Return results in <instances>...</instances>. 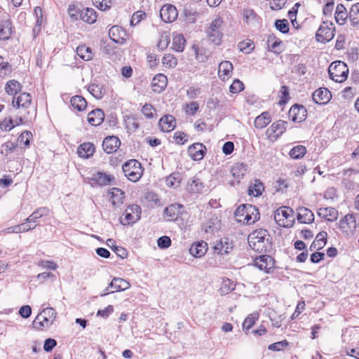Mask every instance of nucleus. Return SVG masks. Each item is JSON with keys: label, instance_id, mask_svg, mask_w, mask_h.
Returning a JSON list of instances; mask_svg holds the SVG:
<instances>
[{"label": "nucleus", "instance_id": "47", "mask_svg": "<svg viewBox=\"0 0 359 359\" xmlns=\"http://www.w3.org/2000/svg\"><path fill=\"white\" fill-rule=\"evenodd\" d=\"M219 229L217 218H210L206 223L203 224V229L205 233H212Z\"/></svg>", "mask_w": 359, "mask_h": 359}, {"label": "nucleus", "instance_id": "22", "mask_svg": "<svg viewBox=\"0 0 359 359\" xmlns=\"http://www.w3.org/2000/svg\"><path fill=\"white\" fill-rule=\"evenodd\" d=\"M208 250V244L205 241H198L192 244L189 248L190 254L194 257H203Z\"/></svg>", "mask_w": 359, "mask_h": 359}, {"label": "nucleus", "instance_id": "2", "mask_svg": "<svg viewBox=\"0 0 359 359\" xmlns=\"http://www.w3.org/2000/svg\"><path fill=\"white\" fill-rule=\"evenodd\" d=\"M57 312L53 308L46 307L37 315L33 321V325L39 330L49 328L55 320Z\"/></svg>", "mask_w": 359, "mask_h": 359}, {"label": "nucleus", "instance_id": "62", "mask_svg": "<svg viewBox=\"0 0 359 359\" xmlns=\"http://www.w3.org/2000/svg\"><path fill=\"white\" fill-rule=\"evenodd\" d=\"M15 125H18V123L15 121V123H14V121L13 119H10L9 121L5 120L0 123V128L2 130L9 131L13 128Z\"/></svg>", "mask_w": 359, "mask_h": 359}, {"label": "nucleus", "instance_id": "9", "mask_svg": "<svg viewBox=\"0 0 359 359\" xmlns=\"http://www.w3.org/2000/svg\"><path fill=\"white\" fill-rule=\"evenodd\" d=\"M129 287L130 283L126 280L120 278H114L105 289V292L101 294V296H104L108 293H113L116 291L125 290Z\"/></svg>", "mask_w": 359, "mask_h": 359}, {"label": "nucleus", "instance_id": "26", "mask_svg": "<svg viewBox=\"0 0 359 359\" xmlns=\"http://www.w3.org/2000/svg\"><path fill=\"white\" fill-rule=\"evenodd\" d=\"M95 150L93 143L84 142L78 147L77 154L81 158H88L93 155Z\"/></svg>", "mask_w": 359, "mask_h": 359}, {"label": "nucleus", "instance_id": "60", "mask_svg": "<svg viewBox=\"0 0 359 359\" xmlns=\"http://www.w3.org/2000/svg\"><path fill=\"white\" fill-rule=\"evenodd\" d=\"M173 138L179 144H184L188 140L187 135L182 131L175 132Z\"/></svg>", "mask_w": 359, "mask_h": 359}, {"label": "nucleus", "instance_id": "19", "mask_svg": "<svg viewBox=\"0 0 359 359\" xmlns=\"http://www.w3.org/2000/svg\"><path fill=\"white\" fill-rule=\"evenodd\" d=\"M114 177L111 175H107L105 172H97L91 177V180L97 183L99 186H107L114 180Z\"/></svg>", "mask_w": 359, "mask_h": 359}, {"label": "nucleus", "instance_id": "29", "mask_svg": "<svg viewBox=\"0 0 359 359\" xmlns=\"http://www.w3.org/2000/svg\"><path fill=\"white\" fill-rule=\"evenodd\" d=\"M183 206L180 204H171L165 208L163 212L164 215L168 218L169 221H175L178 218L180 214V209Z\"/></svg>", "mask_w": 359, "mask_h": 359}, {"label": "nucleus", "instance_id": "28", "mask_svg": "<svg viewBox=\"0 0 359 359\" xmlns=\"http://www.w3.org/2000/svg\"><path fill=\"white\" fill-rule=\"evenodd\" d=\"M167 77L162 74L156 75L152 80V88L154 92H162L167 86Z\"/></svg>", "mask_w": 359, "mask_h": 359}, {"label": "nucleus", "instance_id": "24", "mask_svg": "<svg viewBox=\"0 0 359 359\" xmlns=\"http://www.w3.org/2000/svg\"><path fill=\"white\" fill-rule=\"evenodd\" d=\"M318 215L327 221H335L338 217V211L334 208H320L318 210Z\"/></svg>", "mask_w": 359, "mask_h": 359}, {"label": "nucleus", "instance_id": "41", "mask_svg": "<svg viewBox=\"0 0 359 359\" xmlns=\"http://www.w3.org/2000/svg\"><path fill=\"white\" fill-rule=\"evenodd\" d=\"M88 92L96 99L102 98L104 90L103 86L100 84L92 83L88 86Z\"/></svg>", "mask_w": 359, "mask_h": 359}, {"label": "nucleus", "instance_id": "8", "mask_svg": "<svg viewBox=\"0 0 359 359\" xmlns=\"http://www.w3.org/2000/svg\"><path fill=\"white\" fill-rule=\"evenodd\" d=\"M160 16L163 22H172L177 19L178 11L175 6L168 4L161 8Z\"/></svg>", "mask_w": 359, "mask_h": 359}, {"label": "nucleus", "instance_id": "4", "mask_svg": "<svg viewBox=\"0 0 359 359\" xmlns=\"http://www.w3.org/2000/svg\"><path fill=\"white\" fill-rule=\"evenodd\" d=\"M348 66L342 61H334L328 68L330 79L337 83L345 81L348 78Z\"/></svg>", "mask_w": 359, "mask_h": 359}, {"label": "nucleus", "instance_id": "56", "mask_svg": "<svg viewBox=\"0 0 359 359\" xmlns=\"http://www.w3.org/2000/svg\"><path fill=\"white\" fill-rule=\"evenodd\" d=\"M288 346V341L287 340H283L280 341L275 342L270 344L268 348L273 351H280L283 350L286 346Z\"/></svg>", "mask_w": 359, "mask_h": 359}, {"label": "nucleus", "instance_id": "40", "mask_svg": "<svg viewBox=\"0 0 359 359\" xmlns=\"http://www.w3.org/2000/svg\"><path fill=\"white\" fill-rule=\"evenodd\" d=\"M76 53L81 58L86 61H88L93 58L91 48L85 45L79 46L76 48Z\"/></svg>", "mask_w": 359, "mask_h": 359}, {"label": "nucleus", "instance_id": "63", "mask_svg": "<svg viewBox=\"0 0 359 359\" xmlns=\"http://www.w3.org/2000/svg\"><path fill=\"white\" fill-rule=\"evenodd\" d=\"M57 345V341L55 339L52 338H48L45 340L44 344H43V349L46 352H50L54 347H55Z\"/></svg>", "mask_w": 359, "mask_h": 359}, {"label": "nucleus", "instance_id": "37", "mask_svg": "<svg viewBox=\"0 0 359 359\" xmlns=\"http://www.w3.org/2000/svg\"><path fill=\"white\" fill-rule=\"evenodd\" d=\"M271 122V116L268 112H264L258 116L254 122L255 127L262 129Z\"/></svg>", "mask_w": 359, "mask_h": 359}, {"label": "nucleus", "instance_id": "43", "mask_svg": "<svg viewBox=\"0 0 359 359\" xmlns=\"http://www.w3.org/2000/svg\"><path fill=\"white\" fill-rule=\"evenodd\" d=\"M180 174L179 172H173L166 177L165 183L169 187L177 188L180 186Z\"/></svg>", "mask_w": 359, "mask_h": 359}, {"label": "nucleus", "instance_id": "31", "mask_svg": "<svg viewBox=\"0 0 359 359\" xmlns=\"http://www.w3.org/2000/svg\"><path fill=\"white\" fill-rule=\"evenodd\" d=\"M108 194L112 198L111 203L114 206L121 204L125 198L124 192L119 188L113 187L109 190Z\"/></svg>", "mask_w": 359, "mask_h": 359}, {"label": "nucleus", "instance_id": "38", "mask_svg": "<svg viewBox=\"0 0 359 359\" xmlns=\"http://www.w3.org/2000/svg\"><path fill=\"white\" fill-rule=\"evenodd\" d=\"M72 106L79 111H83L87 107L86 100L81 95H75L70 100Z\"/></svg>", "mask_w": 359, "mask_h": 359}, {"label": "nucleus", "instance_id": "27", "mask_svg": "<svg viewBox=\"0 0 359 359\" xmlns=\"http://www.w3.org/2000/svg\"><path fill=\"white\" fill-rule=\"evenodd\" d=\"M294 214V210L287 206H283L279 208H278L274 213V219L277 223H278L279 225H281L280 223L282 219L281 217H283L285 219H289L292 217Z\"/></svg>", "mask_w": 359, "mask_h": 359}, {"label": "nucleus", "instance_id": "45", "mask_svg": "<svg viewBox=\"0 0 359 359\" xmlns=\"http://www.w3.org/2000/svg\"><path fill=\"white\" fill-rule=\"evenodd\" d=\"M124 218L121 217V223L123 225H132L139 221L140 216L131 214L128 211L125 210Z\"/></svg>", "mask_w": 359, "mask_h": 359}, {"label": "nucleus", "instance_id": "58", "mask_svg": "<svg viewBox=\"0 0 359 359\" xmlns=\"http://www.w3.org/2000/svg\"><path fill=\"white\" fill-rule=\"evenodd\" d=\"M146 16V13L144 11H139L133 13L130 19V25L135 26L138 24L143 18Z\"/></svg>", "mask_w": 359, "mask_h": 359}, {"label": "nucleus", "instance_id": "59", "mask_svg": "<svg viewBox=\"0 0 359 359\" xmlns=\"http://www.w3.org/2000/svg\"><path fill=\"white\" fill-rule=\"evenodd\" d=\"M158 246L161 249H166L171 245V239L167 236H163L157 240Z\"/></svg>", "mask_w": 359, "mask_h": 359}, {"label": "nucleus", "instance_id": "6", "mask_svg": "<svg viewBox=\"0 0 359 359\" xmlns=\"http://www.w3.org/2000/svg\"><path fill=\"white\" fill-rule=\"evenodd\" d=\"M335 28L332 22H323L316 34L318 42L325 43L331 41L334 36Z\"/></svg>", "mask_w": 359, "mask_h": 359}, {"label": "nucleus", "instance_id": "13", "mask_svg": "<svg viewBox=\"0 0 359 359\" xmlns=\"http://www.w3.org/2000/svg\"><path fill=\"white\" fill-rule=\"evenodd\" d=\"M247 210L246 217L243 219V222L246 224H252L255 222L258 221L260 218L259 209L252 205L247 204V207L245 208ZM238 221L241 222L242 219H238Z\"/></svg>", "mask_w": 359, "mask_h": 359}, {"label": "nucleus", "instance_id": "5", "mask_svg": "<svg viewBox=\"0 0 359 359\" xmlns=\"http://www.w3.org/2000/svg\"><path fill=\"white\" fill-rule=\"evenodd\" d=\"M222 24L223 20L222 18H216L212 21L206 31L208 41L215 46H219L222 42L223 36L222 32Z\"/></svg>", "mask_w": 359, "mask_h": 359}, {"label": "nucleus", "instance_id": "54", "mask_svg": "<svg viewBox=\"0 0 359 359\" xmlns=\"http://www.w3.org/2000/svg\"><path fill=\"white\" fill-rule=\"evenodd\" d=\"M32 137V134L31 132L28 130H25L21 133V135L18 138V142L20 144H23L25 147H28L30 143V139Z\"/></svg>", "mask_w": 359, "mask_h": 359}, {"label": "nucleus", "instance_id": "39", "mask_svg": "<svg viewBox=\"0 0 359 359\" xmlns=\"http://www.w3.org/2000/svg\"><path fill=\"white\" fill-rule=\"evenodd\" d=\"M81 20L88 24H93L97 20L96 12L93 8H87L81 13Z\"/></svg>", "mask_w": 359, "mask_h": 359}, {"label": "nucleus", "instance_id": "57", "mask_svg": "<svg viewBox=\"0 0 359 359\" xmlns=\"http://www.w3.org/2000/svg\"><path fill=\"white\" fill-rule=\"evenodd\" d=\"M244 89V84L238 79H235L229 87L231 93H238Z\"/></svg>", "mask_w": 359, "mask_h": 359}, {"label": "nucleus", "instance_id": "55", "mask_svg": "<svg viewBox=\"0 0 359 359\" xmlns=\"http://www.w3.org/2000/svg\"><path fill=\"white\" fill-rule=\"evenodd\" d=\"M17 147V144L8 141L1 145V154H4L6 156L13 152L15 149Z\"/></svg>", "mask_w": 359, "mask_h": 359}, {"label": "nucleus", "instance_id": "64", "mask_svg": "<svg viewBox=\"0 0 359 359\" xmlns=\"http://www.w3.org/2000/svg\"><path fill=\"white\" fill-rule=\"evenodd\" d=\"M187 114L189 115L195 114L199 109V105L197 102H191L189 104H187Z\"/></svg>", "mask_w": 359, "mask_h": 359}, {"label": "nucleus", "instance_id": "42", "mask_svg": "<svg viewBox=\"0 0 359 359\" xmlns=\"http://www.w3.org/2000/svg\"><path fill=\"white\" fill-rule=\"evenodd\" d=\"M204 187L203 182L198 177H193L191 181L189 182L188 190L191 193H199Z\"/></svg>", "mask_w": 359, "mask_h": 359}, {"label": "nucleus", "instance_id": "36", "mask_svg": "<svg viewBox=\"0 0 359 359\" xmlns=\"http://www.w3.org/2000/svg\"><path fill=\"white\" fill-rule=\"evenodd\" d=\"M21 84L15 79L8 81L5 86V90L10 95H16L21 90Z\"/></svg>", "mask_w": 359, "mask_h": 359}, {"label": "nucleus", "instance_id": "61", "mask_svg": "<svg viewBox=\"0 0 359 359\" xmlns=\"http://www.w3.org/2000/svg\"><path fill=\"white\" fill-rule=\"evenodd\" d=\"M154 111L155 110L151 104H145L142 109V113L147 118H151L154 117Z\"/></svg>", "mask_w": 359, "mask_h": 359}, {"label": "nucleus", "instance_id": "15", "mask_svg": "<svg viewBox=\"0 0 359 359\" xmlns=\"http://www.w3.org/2000/svg\"><path fill=\"white\" fill-rule=\"evenodd\" d=\"M306 109L302 105L294 104L289 111V116L294 122H302L306 117Z\"/></svg>", "mask_w": 359, "mask_h": 359}, {"label": "nucleus", "instance_id": "10", "mask_svg": "<svg viewBox=\"0 0 359 359\" xmlns=\"http://www.w3.org/2000/svg\"><path fill=\"white\" fill-rule=\"evenodd\" d=\"M255 266L260 270L269 273L271 270L274 268V259L269 255H260L255 259Z\"/></svg>", "mask_w": 359, "mask_h": 359}, {"label": "nucleus", "instance_id": "35", "mask_svg": "<svg viewBox=\"0 0 359 359\" xmlns=\"http://www.w3.org/2000/svg\"><path fill=\"white\" fill-rule=\"evenodd\" d=\"M243 18L245 22L253 26L259 24V18L252 9L246 8L243 10Z\"/></svg>", "mask_w": 359, "mask_h": 359}, {"label": "nucleus", "instance_id": "32", "mask_svg": "<svg viewBox=\"0 0 359 359\" xmlns=\"http://www.w3.org/2000/svg\"><path fill=\"white\" fill-rule=\"evenodd\" d=\"M348 17V14L347 13L346 7L341 4H338L336 8L334 16L336 22L339 25H343Z\"/></svg>", "mask_w": 359, "mask_h": 359}, {"label": "nucleus", "instance_id": "1", "mask_svg": "<svg viewBox=\"0 0 359 359\" xmlns=\"http://www.w3.org/2000/svg\"><path fill=\"white\" fill-rule=\"evenodd\" d=\"M269 236L266 229H257L248 236L249 245L256 252H266L269 245Z\"/></svg>", "mask_w": 359, "mask_h": 359}, {"label": "nucleus", "instance_id": "7", "mask_svg": "<svg viewBox=\"0 0 359 359\" xmlns=\"http://www.w3.org/2000/svg\"><path fill=\"white\" fill-rule=\"evenodd\" d=\"M339 228L346 236L353 235L356 229V220L353 215H346L339 221Z\"/></svg>", "mask_w": 359, "mask_h": 359}, {"label": "nucleus", "instance_id": "12", "mask_svg": "<svg viewBox=\"0 0 359 359\" xmlns=\"http://www.w3.org/2000/svg\"><path fill=\"white\" fill-rule=\"evenodd\" d=\"M331 93L326 88H319L312 94L313 102L318 104H327L331 99Z\"/></svg>", "mask_w": 359, "mask_h": 359}, {"label": "nucleus", "instance_id": "30", "mask_svg": "<svg viewBox=\"0 0 359 359\" xmlns=\"http://www.w3.org/2000/svg\"><path fill=\"white\" fill-rule=\"evenodd\" d=\"M32 102V97L29 93H23L18 95L17 97H14L13 104L17 108L22 107L27 108Z\"/></svg>", "mask_w": 359, "mask_h": 359}, {"label": "nucleus", "instance_id": "18", "mask_svg": "<svg viewBox=\"0 0 359 359\" xmlns=\"http://www.w3.org/2000/svg\"><path fill=\"white\" fill-rule=\"evenodd\" d=\"M215 252L226 255L233 249V242L227 238H221L213 247Z\"/></svg>", "mask_w": 359, "mask_h": 359}, {"label": "nucleus", "instance_id": "21", "mask_svg": "<svg viewBox=\"0 0 359 359\" xmlns=\"http://www.w3.org/2000/svg\"><path fill=\"white\" fill-rule=\"evenodd\" d=\"M297 221L302 224H311L314 221L313 213L305 207H300L297 209Z\"/></svg>", "mask_w": 359, "mask_h": 359}, {"label": "nucleus", "instance_id": "11", "mask_svg": "<svg viewBox=\"0 0 359 359\" xmlns=\"http://www.w3.org/2000/svg\"><path fill=\"white\" fill-rule=\"evenodd\" d=\"M207 149L202 143H194L188 148V154L194 161L202 160L206 154Z\"/></svg>", "mask_w": 359, "mask_h": 359}, {"label": "nucleus", "instance_id": "49", "mask_svg": "<svg viewBox=\"0 0 359 359\" xmlns=\"http://www.w3.org/2000/svg\"><path fill=\"white\" fill-rule=\"evenodd\" d=\"M162 63L167 68H174L177 64V60L173 55L165 54L163 57Z\"/></svg>", "mask_w": 359, "mask_h": 359}, {"label": "nucleus", "instance_id": "52", "mask_svg": "<svg viewBox=\"0 0 359 359\" xmlns=\"http://www.w3.org/2000/svg\"><path fill=\"white\" fill-rule=\"evenodd\" d=\"M238 46L239 50L245 53H250L255 48L254 43L250 40L243 41Z\"/></svg>", "mask_w": 359, "mask_h": 359}, {"label": "nucleus", "instance_id": "14", "mask_svg": "<svg viewBox=\"0 0 359 359\" xmlns=\"http://www.w3.org/2000/svg\"><path fill=\"white\" fill-rule=\"evenodd\" d=\"M287 124L288 123L287 121H285L283 120H278V121L274 122L267 129L266 133H268L269 136L278 138L280 136H281L282 134L285 131Z\"/></svg>", "mask_w": 359, "mask_h": 359}, {"label": "nucleus", "instance_id": "33", "mask_svg": "<svg viewBox=\"0 0 359 359\" xmlns=\"http://www.w3.org/2000/svg\"><path fill=\"white\" fill-rule=\"evenodd\" d=\"M12 34V23L10 20H5L1 24L0 39L8 40Z\"/></svg>", "mask_w": 359, "mask_h": 359}, {"label": "nucleus", "instance_id": "3", "mask_svg": "<svg viewBox=\"0 0 359 359\" xmlns=\"http://www.w3.org/2000/svg\"><path fill=\"white\" fill-rule=\"evenodd\" d=\"M122 170L125 176L133 182L140 180L144 171L141 163L135 159H130L124 163L122 165Z\"/></svg>", "mask_w": 359, "mask_h": 359}, {"label": "nucleus", "instance_id": "34", "mask_svg": "<svg viewBox=\"0 0 359 359\" xmlns=\"http://www.w3.org/2000/svg\"><path fill=\"white\" fill-rule=\"evenodd\" d=\"M282 41L276 39L273 35H269L267 39V46L269 51L273 52L276 54H279L281 52L280 45Z\"/></svg>", "mask_w": 359, "mask_h": 359}, {"label": "nucleus", "instance_id": "51", "mask_svg": "<svg viewBox=\"0 0 359 359\" xmlns=\"http://www.w3.org/2000/svg\"><path fill=\"white\" fill-rule=\"evenodd\" d=\"M327 233L325 231L319 232L314 241V242L318 245L317 250H320L327 243Z\"/></svg>", "mask_w": 359, "mask_h": 359}, {"label": "nucleus", "instance_id": "25", "mask_svg": "<svg viewBox=\"0 0 359 359\" xmlns=\"http://www.w3.org/2000/svg\"><path fill=\"white\" fill-rule=\"evenodd\" d=\"M233 71V65L229 61H222L219 63L218 67V74L222 80H225L231 76Z\"/></svg>", "mask_w": 359, "mask_h": 359}, {"label": "nucleus", "instance_id": "23", "mask_svg": "<svg viewBox=\"0 0 359 359\" xmlns=\"http://www.w3.org/2000/svg\"><path fill=\"white\" fill-rule=\"evenodd\" d=\"M175 121L173 116L168 114L161 118L158 124L163 132H170L175 128Z\"/></svg>", "mask_w": 359, "mask_h": 359}, {"label": "nucleus", "instance_id": "44", "mask_svg": "<svg viewBox=\"0 0 359 359\" xmlns=\"http://www.w3.org/2000/svg\"><path fill=\"white\" fill-rule=\"evenodd\" d=\"M306 153V148L303 145L294 147L290 151V156L294 159L302 158Z\"/></svg>", "mask_w": 359, "mask_h": 359}, {"label": "nucleus", "instance_id": "16", "mask_svg": "<svg viewBox=\"0 0 359 359\" xmlns=\"http://www.w3.org/2000/svg\"><path fill=\"white\" fill-rule=\"evenodd\" d=\"M126 31L119 26L111 27L109 30V38L116 43L123 44L126 42Z\"/></svg>", "mask_w": 359, "mask_h": 359}, {"label": "nucleus", "instance_id": "53", "mask_svg": "<svg viewBox=\"0 0 359 359\" xmlns=\"http://www.w3.org/2000/svg\"><path fill=\"white\" fill-rule=\"evenodd\" d=\"M276 28L283 34H286L289 32V22L286 19L276 20L275 22Z\"/></svg>", "mask_w": 359, "mask_h": 359}, {"label": "nucleus", "instance_id": "50", "mask_svg": "<svg viewBox=\"0 0 359 359\" xmlns=\"http://www.w3.org/2000/svg\"><path fill=\"white\" fill-rule=\"evenodd\" d=\"M259 315L257 313H254L250 314L244 320L243 323V329L246 331L249 330L253 325L255 323L256 320L258 319Z\"/></svg>", "mask_w": 359, "mask_h": 359}, {"label": "nucleus", "instance_id": "17", "mask_svg": "<svg viewBox=\"0 0 359 359\" xmlns=\"http://www.w3.org/2000/svg\"><path fill=\"white\" fill-rule=\"evenodd\" d=\"M121 144L120 140L115 136H109L104 138L102 148L107 154H112L117 150Z\"/></svg>", "mask_w": 359, "mask_h": 359}, {"label": "nucleus", "instance_id": "48", "mask_svg": "<svg viewBox=\"0 0 359 359\" xmlns=\"http://www.w3.org/2000/svg\"><path fill=\"white\" fill-rule=\"evenodd\" d=\"M185 39L182 34L177 35L173 38V49L177 52H182L184 49Z\"/></svg>", "mask_w": 359, "mask_h": 359}, {"label": "nucleus", "instance_id": "20", "mask_svg": "<svg viewBox=\"0 0 359 359\" xmlns=\"http://www.w3.org/2000/svg\"><path fill=\"white\" fill-rule=\"evenodd\" d=\"M104 119V113L101 109H95L92 110L88 114V121L93 126H100Z\"/></svg>", "mask_w": 359, "mask_h": 359}, {"label": "nucleus", "instance_id": "46", "mask_svg": "<svg viewBox=\"0 0 359 359\" xmlns=\"http://www.w3.org/2000/svg\"><path fill=\"white\" fill-rule=\"evenodd\" d=\"M264 189L263 184L259 180H255V184L249 187L248 194L249 195L259 196L262 195Z\"/></svg>", "mask_w": 359, "mask_h": 359}]
</instances>
